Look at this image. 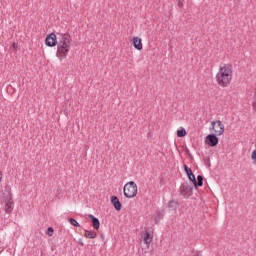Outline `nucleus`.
Segmentation results:
<instances>
[{
  "label": "nucleus",
  "mask_w": 256,
  "mask_h": 256,
  "mask_svg": "<svg viewBox=\"0 0 256 256\" xmlns=\"http://www.w3.org/2000/svg\"><path fill=\"white\" fill-rule=\"evenodd\" d=\"M216 81L219 87H229L233 81V66L231 64H224L220 66L216 74Z\"/></svg>",
  "instance_id": "f257e3e1"
},
{
  "label": "nucleus",
  "mask_w": 256,
  "mask_h": 256,
  "mask_svg": "<svg viewBox=\"0 0 256 256\" xmlns=\"http://www.w3.org/2000/svg\"><path fill=\"white\" fill-rule=\"evenodd\" d=\"M60 41L57 43L56 57L63 61L69 55L71 49V35L69 33L60 34Z\"/></svg>",
  "instance_id": "f03ea898"
},
{
  "label": "nucleus",
  "mask_w": 256,
  "mask_h": 256,
  "mask_svg": "<svg viewBox=\"0 0 256 256\" xmlns=\"http://www.w3.org/2000/svg\"><path fill=\"white\" fill-rule=\"evenodd\" d=\"M3 202L5 203V213H7V215L13 213V209H15V202L13 201V193H11V189H6L4 191Z\"/></svg>",
  "instance_id": "7ed1b4c3"
},
{
  "label": "nucleus",
  "mask_w": 256,
  "mask_h": 256,
  "mask_svg": "<svg viewBox=\"0 0 256 256\" xmlns=\"http://www.w3.org/2000/svg\"><path fill=\"white\" fill-rule=\"evenodd\" d=\"M124 197L127 199H133L137 197V184L134 181L127 182L123 188Z\"/></svg>",
  "instance_id": "20e7f679"
},
{
  "label": "nucleus",
  "mask_w": 256,
  "mask_h": 256,
  "mask_svg": "<svg viewBox=\"0 0 256 256\" xmlns=\"http://www.w3.org/2000/svg\"><path fill=\"white\" fill-rule=\"evenodd\" d=\"M211 127L214 134H216L218 137H221V135L225 133V125H223L221 120L211 121Z\"/></svg>",
  "instance_id": "39448f33"
},
{
  "label": "nucleus",
  "mask_w": 256,
  "mask_h": 256,
  "mask_svg": "<svg viewBox=\"0 0 256 256\" xmlns=\"http://www.w3.org/2000/svg\"><path fill=\"white\" fill-rule=\"evenodd\" d=\"M180 195L183 197H191V195H193V185L189 183H183L180 186Z\"/></svg>",
  "instance_id": "423d86ee"
},
{
  "label": "nucleus",
  "mask_w": 256,
  "mask_h": 256,
  "mask_svg": "<svg viewBox=\"0 0 256 256\" xmlns=\"http://www.w3.org/2000/svg\"><path fill=\"white\" fill-rule=\"evenodd\" d=\"M219 136L216 134H209L206 136L205 143L209 147H217L219 145Z\"/></svg>",
  "instance_id": "0eeeda50"
},
{
  "label": "nucleus",
  "mask_w": 256,
  "mask_h": 256,
  "mask_svg": "<svg viewBox=\"0 0 256 256\" xmlns=\"http://www.w3.org/2000/svg\"><path fill=\"white\" fill-rule=\"evenodd\" d=\"M47 47H55L57 45V35L55 33L49 34L45 39Z\"/></svg>",
  "instance_id": "6e6552de"
},
{
  "label": "nucleus",
  "mask_w": 256,
  "mask_h": 256,
  "mask_svg": "<svg viewBox=\"0 0 256 256\" xmlns=\"http://www.w3.org/2000/svg\"><path fill=\"white\" fill-rule=\"evenodd\" d=\"M110 201L116 211H121L123 206L121 205V201H119L117 196H111Z\"/></svg>",
  "instance_id": "1a4fd4ad"
},
{
  "label": "nucleus",
  "mask_w": 256,
  "mask_h": 256,
  "mask_svg": "<svg viewBox=\"0 0 256 256\" xmlns=\"http://www.w3.org/2000/svg\"><path fill=\"white\" fill-rule=\"evenodd\" d=\"M88 218L92 223L93 229H96V231H99V227H101V222H99V218L94 217L93 214L88 215Z\"/></svg>",
  "instance_id": "9d476101"
},
{
  "label": "nucleus",
  "mask_w": 256,
  "mask_h": 256,
  "mask_svg": "<svg viewBox=\"0 0 256 256\" xmlns=\"http://www.w3.org/2000/svg\"><path fill=\"white\" fill-rule=\"evenodd\" d=\"M132 45L135 47L138 51H141L143 49V42L141 38L139 37H134L132 39Z\"/></svg>",
  "instance_id": "9b49d317"
},
{
  "label": "nucleus",
  "mask_w": 256,
  "mask_h": 256,
  "mask_svg": "<svg viewBox=\"0 0 256 256\" xmlns=\"http://www.w3.org/2000/svg\"><path fill=\"white\" fill-rule=\"evenodd\" d=\"M195 189H197V187H203V176L202 175H198L197 178H195V182H192Z\"/></svg>",
  "instance_id": "f8f14e48"
},
{
  "label": "nucleus",
  "mask_w": 256,
  "mask_h": 256,
  "mask_svg": "<svg viewBox=\"0 0 256 256\" xmlns=\"http://www.w3.org/2000/svg\"><path fill=\"white\" fill-rule=\"evenodd\" d=\"M84 237H86V239H95L97 237V232L86 229L84 230Z\"/></svg>",
  "instance_id": "ddd939ff"
},
{
  "label": "nucleus",
  "mask_w": 256,
  "mask_h": 256,
  "mask_svg": "<svg viewBox=\"0 0 256 256\" xmlns=\"http://www.w3.org/2000/svg\"><path fill=\"white\" fill-rule=\"evenodd\" d=\"M143 241L146 245H151V241H153V238H151V233L149 231H145Z\"/></svg>",
  "instance_id": "4468645a"
},
{
  "label": "nucleus",
  "mask_w": 256,
  "mask_h": 256,
  "mask_svg": "<svg viewBox=\"0 0 256 256\" xmlns=\"http://www.w3.org/2000/svg\"><path fill=\"white\" fill-rule=\"evenodd\" d=\"M179 208V203L175 200H170L168 204V209H171V211H177Z\"/></svg>",
  "instance_id": "2eb2a0df"
},
{
  "label": "nucleus",
  "mask_w": 256,
  "mask_h": 256,
  "mask_svg": "<svg viewBox=\"0 0 256 256\" xmlns=\"http://www.w3.org/2000/svg\"><path fill=\"white\" fill-rule=\"evenodd\" d=\"M185 135H187V131L185 130V128L177 130V137H185Z\"/></svg>",
  "instance_id": "dca6fc26"
},
{
  "label": "nucleus",
  "mask_w": 256,
  "mask_h": 256,
  "mask_svg": "<svg viewBox=\"0 0 256 256\" xmlns=\"http://www.w3.org/2000/svg\"><path fill=\"white\" fill-rule=\"evenodd\" d=\"M69 223L72 224L73 227H81V225H79V222H77V220L73 218H69Z\"/></svg>",
  "instance_id": "f3484780"
},
{
  "label": "nucleus",
  "mask_w": 256,
  "mask_h": 256,
  "mask_svg": "<svg viewBox=\"0 0 256 256\" xmlns=\"http://www.w3.org/2000/svg\"><path fill=\"white\" fill-rule=\"evenodd\" d=\"M53 233H55V230L53 229V227H48L46 231V235H48V237H53Z\"/></svg>",
  "instance_id": "a211bd4d"
},
{
  "label": "nucleus",
  "mask_w": 256,
  "mask_h": 256,
  "mask_svg": "<svg viewBox=\"0 0 256 256\" xmlns=\"http://www.w3.org/2000/svg\"><path fill=\"white\" fill-rule=\"evenodd\" d=\"M252 107H253V110L256 111V88H255V91H254Z\"/></svg>",
  "instance_id": "6ab92c4d"
},
{
  "label": "nucleus",
  "mask_w": 256,
  "mask_h": 256,
  "mask_svg": "<svg viewBox=\"0 0 256 256\" xmlns=\"http://www.w3.org/2000/svg\"><path fill=\"white\" fill-rule=\"evenodd\" d=\"M184 171L186 173V175H190L193 170H191V168L187 167V164H184Z\"/></svg>",
  "instance_id": "aec40b11"
},
{
  "label": "nucleus",
  "mask_w": 256,
  "mask_h": 256,
  "mask_svg": "<svg viewBox=\"0 0 256 256\" xmlns=\"http://www.w3.org/2000/svg\"><path fill=\"white\" fill-rule=\"evenodd\" d=\"M188 179L193 183L195 182V174L193 172H190V174H187Z\"/></svg>",
  "instance_id": "412c9836"
},
{
  "label": "nucleus",
  "mask_w": 256,
  "mask_h": 256,
  "mask_svg": "<svg viewBox=\"0 0 256 256\" xmlns=\"http://www.w3.org/2000/svg\"><path fill=\"white\" fill-rule=\"evenodd\" d=\"M17 47H18V44H17V43H15V42H13V44H12V48H13V49H17Z\"/></svg>",
  "instance_id": "4be33fe9"
},
{
  "label": "nucleus",
  "mask_w": 256,
  "mask_h": 256,
  "mask_svg": "<svg viewBox=\"0 0 256 256\" xmlns=\"http://www.w3.org/2000/svg\"><path fill=\"white\" fill-rule=\"evenodd\" d=\"M3 181V172H0V183Z\"/></svg>",
  "instance_id": "5701e85b"
},
{
  "label": "nucleus",
  "mask_w": 256,
  "mask_h": 256,
  "mask_svg": "<svg viewBox=\"0 0 256 256\" xmlns=\"http://www.w3.org/2000/svg\"><path fill=\"white\" fill-rule=\"evenodd\" d=\"M80 244L83 246V242H80Z\"/></svg>",
  "instance_id": "b1692460"
}]
</instances>
